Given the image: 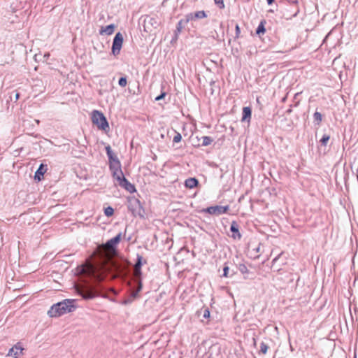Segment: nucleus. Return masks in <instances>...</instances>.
Returning <instances> with one entry per match:
<instances>
[{"instance_id":"nucleus-1","label":"nucleus","mask_w":358,"mask_h":358,"mask_svg":"<svg viewBox=\"0 0 358 358\" xmlns=\"http://www.w3.org/2000/svg\"><path fill=\"white\" fill-rule=\"evenodd\" d=\"M86 270L85 272L88 273L94 282L77 287V292L83 299H92L102 292V287L99 282L103 279V272L120 273L123 271V268L115 259L107 257L103 258L102 261L100 268L102 271H99V268L94 266H90Z\"/></svg>"},{"instance_id":"nucleus-2","label":"nucleus","mask_w":358,"mask_h":358,"mask_svg":"<svg viewBox=\"0 0 358 358\" xmlns=\"http://www.w3.org/2000/svg\"><path fill=\"white\" fill-rule=\"evenodd\" d=\"M74 302L73 299H64L53 304L48 311V315L50 317H57L67 313H71L75 309Z\"/></svg>"},{"instance_id":"nucleus-3","label":"nucleus","mask_w":358,"mask_h":358,"mask_svg":"<svg viewBox=\"0 0 358 358\" xmlns=\"http://www.w3.org/2000/svg\"><path fill=\"white\" fill-rule=\"evenodd\" d=\"M143 257L140 255H137V260L134 267V286L132 287V291L131 292V297L134 299L138 296V292L142 289V282H141V266L143 265Z\"/></svg>"},{"instance_id":"nucleus-4","label":"nucleus","mask_w":358,"mask_h":358,"mask_svg":"<svg viewBox=\"0 0 358 358\" xmlns=\"http://www.w3.org/2000/svg\"><path fill=\"white\" fill-rule=\"evenodd\" d=\"M92 121L93 124L98 127L99 129L107 131L109 129L108 122L106 117L101 112L97 110L92 111Z\"/></svg>"},{"instance_id":"nucleus-5","label":"nucleus","mask_w":358,"mask_h":358,"mask_svg":"<svg viewBox=\"0 0 358 358\" xmlns=\"http://www.w3.org/2000/svg\"><path fill=\"white\" fill-rule=\"evenodd\" d=\"M123 36L120 32L115 34L113 44H112V53L114 56L120 54L123 43Z\"/></svg>"},{"instance_id":"nucleus-6","label":"nucleus","mask_w":358,"mask_h":358,"mask_svg":"<svg viewBox=\"0 0 358 358\" xmlns=\"http://www.w3.org/2000/svg\"><path fill=\"white\" fill-rule=\"evenodd\" d=\"M229 206H210L206 208L203 209V212L208 213L210 215H220L222 214H224L227 213V211L229 210Z\"/></svg>"},{"instance_id":"nucleus-7","label":"nucleus","mask_w":358,"mask_h":358,"mask_svg":"<svg viewBox=\"0 0 358 358\" xmlns=\"http://www.w3.org/2000/svg\"><path fill=\"white\" fill-rule=\"evenodd\" d=\"M128 208L133 214L140 215L141 203L137 199H132L129 201Z\"/></svg>"},{"instance_id":"nucleus-8","label":"nucleus","mask_w":358,"mask_h":358,"mask_svg":"<svg viewBox=\"0 0 358 358\" xmlns=\"http://www.w3.org/2000/svg\"><path fill=\"white\" fill-rule=\"evenodd\" d=\"M122 234L119 233L115 237L107 241L103 246L110 250H114L116 248L117 244L120 241Z\"/></svg>"},{"instance_id":"nucleus-9","label":"nucleus","mask_w":358,"mask_h":358,"mask_svg":"<svg viewBox=\"0 0 358 358\" xmlns=\"http://www.w3.org/2000/svg\"><path fill=\"white\" fill-rule=\"evenodd\" d=\"M186 21L185 22H189L192 20H194L196 19H203L207 17V15L206 14L205 11L200 10L195 13H190L187 14L186 15Z\"/></svg>"},{"instance_id":"nucleus-10","label":"nucleus","mask_w":358,"mask_h":358,"mask_svg":"<svg viewBox=\"0 0 358 358\" xmlns=\"http://www.w3.org/2000/svg\"><path fill=\"white\" fill-rule=\"evenodd\" d=\"M119 185L123 188H124L129 193H133L136 192V188L134 185H132L130 182H129L125 177L122 178L121 180L118 182Z\"/></svg>"},{"instance_id":"nucleus-11","label":"nucleus","mask_w":358,"mask_h":358,"mask_svg":"<svg viewBox=\"0 0 358 358\" xmlns=\"http://www.w3.org/2000/svg\"><path fill=\"white\" fill-rule=\"evenodd\" d=\"M230 231L232 232V238L234 239H241V234L239 232L238 224L236 221H233L231 224Z\"/></svg>"},{"instance_id":"nucleus-12","label":"nucleus","mask_w":358,"mask_h":358,"mask_svg":"<svg viewBox=\"0 0 358 358\" xmlns=\"http://www.w3.org/2000/svg\"><path fill=\"white\" fill-rule=\"evenodd\" d=\"M22 350L23 348H21V346L15 345L9 350L8 355L12 356L15 358H19L20 356L22 355Z\"/></svg>"},{"instance_id":"nucleus-13","label":"nucleus","mask_w":358,"mask_h":358,"mask_svg":"<svg viewBox=\"0 0 358 358\" xmlns=\"http://www.w3.org/2000/svg\"><path fill=\"white\" fill-rule=\"evenodd\" d=\"M45 166H45L43 164H40L38 169H37V171L35 173V176H34L35 180H37L38 181H40L41 180V178H43L44 173L47 171V168Z\"/></svg>"},{"instance_id":"nucleus-14","label":"nucleus","mask_w":358,"mask_h":358,"mask_svg":"<svg viewBox=\"0 0 358 358\" xmlns=\"http://www.w3.org/2000/svg\"><path fill=\"white\" fill-rule=\"evenodd\" d=\"M115 30V25L111 24L109 25H107L106 27H102L101 29L99 30V34L101 35L105 34V35H111Z\"/></svg>"},{"instance_id":"nucleus-15","label":"nucleus","mask_w":358,"mask_h":358,"mask_svg":"<svg viewBox=\"0 0 358 358\" xmlns=\"http://www.w3.org/2000/svg\"><path fill=\"white\" fill-rule=\"evenodd\" d=\"M185 21H186V17L184 19H181L178 22V24H177V27H176V29L175 31V38H176V39H177L178 34H180V32H181L184 25L189 22H185Z\"/></svg>"},{"instance_id":"nucleus-16","label":"nucleus","mask_w":358,"mask_h":358,"mask_svg":"<svg viewBox=\"0 0 358 358\" xmlns=\"http://www.w3.org/2000/svg\"><path fill=\"white\" fill-rule=\"evenodd\" d=\"M199 182L198 180L195 178H189L185 180V185L186 187L192 189L197 186Z\"/></svg>"},{"instance_id":"nucleus-17","label":"nucleus","mask_w":358,"mask_h":358,"mask_svg":"<svg viewBox=\"0 0 358 358\" xmlns=\"http://www.w3.org/2000/svg\"><path fill=\"white\" fill-rule=\"evenodd\" d=\"M252 110L250 107H244L243 108L242 121L250 120L251 117Z\"/></svg>"},{"instance_id":"nucleus-18","label":"nucleus","mask_w":358,"mask_h":358,"mask_svg":"<svg viewBox=\"0 0 358 358\" xmlns=\"http://www.w3.org/2000/svg\"><path fill=\"white\" fill-rule=\"evenodd\" d=\"M106 151L107 156L108 157L109 162H114L115 159L118 160V158L117 156L114 154V152L112 151L110 145H107L106 147Z\"/></svg>"},{"instance_id":"nucleus-19","label":"nucleus","mask_w":358,"mask_h":358,"mask_svg":"<svg viewBox=\"0 0 358 358\" xmlns=\"http://www.w3.org/2000/svg\"><path fill=\"white\" fill-rule=\"evenodd\" d=\"M110 169L112 172L117 171V170L121 169V164L120 162L118 160L115 159L114 162H110L109 165Z\"/></svg>"},{"instance_id":"nucleus-20","label":"nucleus","mask_w":358,"mask_h":358,"mask_svg":"<svg viewBox=\"0 0 358 358\" xmlns=\"http://www.w3.org/2000/svg\"><path fill=\"white\" fill-rule=\"evenodd\" d=\"M113 178L118 181V182L121 180L122 178H124V174L122 170H117V171H113Z\"/></svg>"},{"instance_id":"nucleus-21","label":"nucleus","mask_w":358,"mask_h":358,"mask_svg":"<svg viewBox=\"0 0 358 358\" xmlns=\"http://www.w3.org/2000/svg\"><path fill=\"white\" fill-rule=\"evenodd\" d=\"M201 139H202L201 145L203 146H208V145H210L212 143V142L213 141V139L211 137L206 136H203L201 138Z\"/></svg>"},{"instance_id":"nucleus-22","label":"nucleus","mask_w":358,"mask_h":358,"mask_svg":"<svg viewBox=\"0 0 358 358\" xmlns=\"http://www.w3.org/2000/svg\"><path fill=\"white\" fill-rule=\"evenodd\" d=\"M268 349V346L264 342H262L260 343V348H259L260 353L265 355L267 352Z\"/></svg>"},{"instance_id":"nucleus-23","label":"nucleus","mask_w":358,"mask_h":358,"mask_svg":"<svg viewBox=\"0 0 358 358\" xmlns=\"http://www.w3.org/2000/svg\"><path fill=\"white\" fill-rule=\"evenodd\" d=\"M265 31H266V29L264 27V22H261L257 28L256 33L257 34H264Z\"/></svg>"},{"instance_id":"nucleus-24","label":"nucleus","mask_w":358,"mask_h":358,"mask_svg":"<svg viewBox=\"0 0 358 358\" xmlns=\"http://www.w3.org/2000/svg\"><path fill=\"white\" fill-rule=\"evenodd\" d=\"M238 270L243 274L248 273L249 271L247 266L243 264H239Z\"/></svg>"},{"instance_id":"nucleus-25","label":"nucleus","mask_w":358,"mask_h":358,"mask_svg":"<svg viewBox=\"0 0 358 358\" xmlns=\"http://www.w3.org/2000/svg\"><path fill=\"white\" fill-rule=\"evenodd\" d=\"M114 210L112 207L108 206L105 208L104 213L106 216L109 217L113 215Z\"/></svg>"},{"instance_id":"nucleus-26","label":"nucleus","mask_w":358,"mask_h":358,"mask_svg":"<svg viewBox=\"0 0 358 358\" xmlns=\"http://www.w3.org/2000/svg\"><path fill=\"white\" fill-rule=\"evenodd\" d=\"M329 139H330V136L328 135V134H325L321 138L320 143H322V145L325 146L327 144V143L329 141Z\"/></svg>"},{"instance_id":"nucleus-27","label":"nucleus","mask_w":358,"mask_h":358,"mask_svg":"<svg viewBox=\"0 0 358 358\" xmlns=\"http://www.w3.org/2000/svg\"><path fill=\"white\" fill-rule=\"evenodd\" d=\"M145 23H149L152 25H157V22L156 21L155 19L152 18V17H147L145 20Z\"/></svg>"},{"instance_id":"nucleus-28","label":"nucleus","mask_w":358,"mask_h":358,"mask_svg":"<svg viewBox=\"0 0 358 358\" xmlns=\"http://www.w3.org/2000/svg\"><path fill=\"white\" fill-rule=\"evenodd\" d=\"M176 134L175 135V136L173 138V143H179L182 139V136L178 132H176Z\"/></svg>"},{"instance_id":"nucleus-29","label":"nucleus","mask_w":358,"mask_h":358,"mask_svg":"<svg viewBox=\"0 0 358 358\" xmlns=\"http://www.w3.org/2000/svg\"><path fill=\"white\" fill-rule=\"evenodd\" d=\"M118 84L121 87H125L127 85V78L125 77H121L119 79Z\"/></svg>"},{"instance_id":"nucleus-30","label":"nucleus","mask_w":358,"mask_h":358,"mask_svg":"<svg viewBox=\"0 0 358 358\" xmlns=\"http://www.w3.org/2000/svg\"><path fill=\"white\" fill-rule=\"evenodd\" d=\"M215 3L220 8H224V3L223 0H214Z\"/></svg>"},{"instance_id":"nucleus-31","label":"nucleus","mask_w":358,"mask_h":358,"mask_svg":"<svg viewBox=\"0 0 358 358\" xmlns=\"http://www.w3.org/2000/svg\"><path fill=\"white\" fill-rule=\"evenodd\" d=\"M315 120L321 122L322 121V115L319 113H315Z\"/></svg>"},{"instance_id":"nucleus-32","label":"nucleus","mask_w":358,"mask_h":358,"mask_svg":"<svg viewBox=\"0 0 358 358\" xmlns=\"http://www.w3.org/2000/svg\"><path fill=\"white\" fill-rule=\"evenodd\" d=\"M166 94V92H162L158 96H157L155 98V100L159 101V100L164 99L165 97Z\"/></svg>"},{"instance_id":"nucleus-33","label":"nucleus","mask_w":358,"mask_h":358,"mask_svg":"<svg viewBox=\"0 0 358 358\" xmlns=\"http://www.w3.org/2000/svg\"><path fill=\"white\" fill-rule=\"evenodd\" d=\"M229 269V268L228 266L224 267V268H223V276L228 277Z\"/></svg>"},{"instance_id":"nucleus-34","label":"nucleus","mask_w":358,"mask_h":358,"mask_svg":"<svg viewBox=\"0 0 358 358\" xmlns=\"http://www.w3.org/2000/svg\"><path fill=\"white\" fill-rule=\"evenodd\" d=\"M210 316V312L208 309L205 310H204V313H203V317H208Z\"/></svg>"},{"instance_id":"nucleus-35","label":"nucleus","mask_w":358,"mask_h":358,"mask_svg":"<svg viewBox=\"0 0 358 358\" xmlns=\"http://www.w3.org/2000/svg\"><path fill=\"white\" fill-rule=\"evenodd\" d=\"M240 32H241L240 27H239V26L238 24H236V34L237 36H238Z\"/></svg>"},{"instance_id":"nucleus-36","label":"nucleus","mask_w":358,"mask_h":358,"mask_svg":"<svg viewBox=\"0 0 358 358\" xmlns=\"http://www.w3.org/2000/svg\"><path fill=\"white\" fill-rule=\"evenodd\" d=\"M266 1H267V3L268 5H271L274 2V0H266Z\"/></svg>"},{"instance_id":"nucleus-37","label":"nucleus","mask_w":358,"mask_h":358,"mask_svg":"<svg viewBox=\"0 0 358 358\" xmlns=\"http://www.w3.org/2000/svg\"><path fill=\"white\" fill-rule=\"evenodd\" d=\"M19 99V93H15V100H17Z\"/></svg>"},{"instance_id":"nucleus-38","label":"nucleus","mask_w":358,"mask_h":358,"mask_svg":"<svg viewBox=\"0 0 358 358\" xmlns=\"http://www.w3.org/2000/svg\"><path fill=\"white\" fill-rule=\"evenodd\" d=\"M278 257H275V258L273 259V262H276V261H277V259H278Z\"/></svg>"},{"instance_id":"nucleus-39","label":"nucleus","mask_w":358,"mask_h":358,"mask_svg":"<svg viewBox=\"0 0 358 358\" xmlns=\"http://www.w3.org/2000/svg\"><path fill=\"white\" fill-rule=\"evenodd\" d=\"M49 55H50V54H49V53H48V54H45L44 56H45V57H49Z\"/></svg>"},{"instance_id":"nucleus-40","label":"nucleus","mask_w":358,"mask_h":358,"mask_svg":"<svg viewBox=\"0 0 358 358\" xmlns=\"http://www.w3.org/2000/svg\"><path fill=\"white\" fill-rule=\"evenodd\" d=\"M256 251L258 252L259 251V248H257Z\"/></svg>"},{"instance_id":"nucleus-41","label":"nucleus","mask_w":358,"mask_h":358,"mask_svg":"<svg viewBox=\"0 0 358 358\" xmlns=\"http://www.w3.org/2000/svg\"><path fill=\"white\" fill-rule=\"evenodd\" d=\"M35 121H36V122L37 124H39V120H36Z\"/></svg>"},{"instance_id":"nucleus-42","label":"nucleus","mask_w":358,"mask_h":358,"mask_svg":"<svg viewBox=\"0 0 358 358\" xmlns=\"http://www.w3.org/2000/svg\"><path fill=\"white\" fill-rule=\"evenodd\" d=\"M208 358H210V357H208Z\"/></svg>"}]
</instances>
